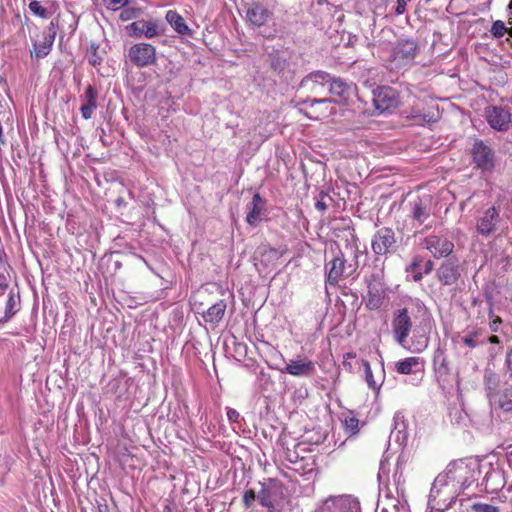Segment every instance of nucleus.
I'll return each instance as SVG.
<instances>
[{
  "label": "nucleus",
  "mask_w": 512,
  "mask_h": 512,
  "mask_svg": "<svg viewBox=\"0 0 512 512\" xmlns=\"http://www.w3.org/2000/svg\"><path fill=\"white\" fill-rule=\"evenodd\" d=\"M391 327L394 340L404 348L411 352L420 353L427 347V339L411 340V344L407 346L408 337L413 328V321L409 310L406 307L396 309L393 312Z\"/></svg>",
  "instance_id": "nucleus-1"
},
{
  "label": "nucleus",
  "mask_w": 512,
  "mask_h": 512,
  "mask_svg": "<svg viewBox=\"0 0 512 512\" xmlns=\"http://www.w3.org/2000/svg\"><path fill=\"white\" fill-rule=\"evenodd\" d=\"M419 45L413 39L398 40L390 49L385 59L390 70H406L415 63Z\"/></svg>",
  "instance_id": "nucleus-2"
},
{
  "label": "nucleus",
  "mask_w": 512,
  "mask_h": 512,
  "mask_svg": "<svg viewBox=\"0 0 512 512\" xmlns=\"http://www.w3.org/2000/svg\"><path fill=\"white\" fill-rule=\"evenodd\" d=\"M355 268L347 264L344 254L339 251L329 262L325 264L326 285L336 286L341 280L350 277Z\"/></svg>",
  "instance_id": "nucleus-3"
},
{
  "label": "nucleus",
  "mask_w": 512,
  "mask_h": 512,
  "mask_svg": "<svg viewBox=\"0 0 512 512\" xmlns=\"http://www.w3.org/2000/svg\"><path fill=\"white\" fill-rule=\"evenodd\" d=\"M128 57L136 67L144 68L156 64V48L149 43L133 44L128 50Z\"/></svg>",
  "instance_id": "nucleus-4"
},
{
  "label": "nucleus",
  "mask_w": 512,
  "mask_h": 512,
  "mask_svg": "<svg viewBox=\"0 0 512 512\" xmlns=\"http://www.w3.org/2000/svg\"><path fill=\"white\" fill-rule=\"evenodd\" d=\"M396 236L392 228L382 227L378 229L372 239L371 247L376 255L383 256L392 253L396 249Z\"/></svg>",
  "instance_id": "nucleus-5"
},
{
  "label": "nucleus",
  "mask_w": 512,
  "mask_h": 512,
  "mask_svg": "<svg viewBox=\"0 0 512 512\" xmlns=\"http://www.w3.org/2000/svg\"><path fill=\"white\" fill-rule=\"evenodd\" d=\"M485 118L491 128L500 132L508 131L512 124L510 110L501 106L486 107Z\"/></svg>",
  "instance_id": "nucleus-6"
},
{
  "label": "nucleus",
  "mask_w": 512,
  "mask_h": 512,
  "mask_svg": "<svg viewBox=\"0 0 512 512\" xmlns=\"http://www.w3.org/2000/svg\"><path fill=\"white\" fill-rule=\"evenodd\" d=\"M471 156L476 167L482 171H492L494 169V151L482 140H476L474 142L471 149Z\"/></svg>",
  "instance_id": "nucleus-7"
},
{
  "label": "nucleus",
  "mask_w": 512,
  "mask_h": 512,
  "mask_svg": "<svg viewBox=\"0 0 512 512\" xmlns=\"http://www.w3.org/2000/svg\"><path fill=\"white\" fill-rule=\"evenodd\" d=\"M500 221V210L494 206L489 207L477 219L476 230L481 236L488 237L497 230Z\"/></svg>",
  "instance_id": "nucleus-8"
},
{
  "label": "nucleus",
  "mask_w": 512,
  "mask_h": 512,
  "mask_svg": "<svg viewBox=\"0 0 512 512\" xmlns=\"http://www.w3.org/2000/svg\"><path fill=\"white\" fill-rule=\"evenodd\" d=\"M423 248L427 249L435 258L447 257L454 249V244L446 237L429 235L422 241Z\"/></svg>",
  "instance_id": "nucleus-9"
},
{
  "label": "nucleus",
  "mask_w": 512,
  "mask_h": 512,
  "mask_svg": "<svg viewBox=\"0 0 512 512\" xmlns=\"http://www.w3.org/2000/svg\"><path fill=\"white\" fill-rule=\"evenodd\" d=\"M330 102L329 99H307L302 102L304 107L300 108V112L309 119L321 120L329 115Z\"/></svg>",
  "instance_id": "nucleus-10"
},
{
  "label": "nucleus",
  "mask_w": 512,
  "mask_h": 512,
  "mask_svg": "<svg viewBox=\"0 0 512 512\" xmlns=\"http://www.w3.org/2000/svg\"><path fill=\"white\" fill-rule=\"evenodd\" d=\"M281 372L294 377H311L315 374L316 367L311 359L298 357L297 359L290 360Z\"/></svg>",
  "instance_id": "nucleus-11"
},
{
  "label": "nucleus",
  "mask_w": 512,
  "mask_h": 512,
  "mask_svg": "<svg viewBox=\"0 0 512 512\" xmlns=\"http://www.w3.org/2000/svg\"><path fill=\"white\" fill-rule=\"evenodd\" d=\"M126 29L129 31L130 36L141 37L144 35L148 39L154 38L161 33L158 23L152 20H138L132 22Z\"/></svg>",
  "instance_id": "nucleus-12"
},
{
  "label": "nucleus",
  "mask_w": 512,
  "mask_h": 512,
  "mask_svg": "<svg viewBox=\"0 0 512 512\" xmlns=\"http://www.w3.org/2000/svg\"><path fill=\"white\" fill-rule=\"evenodd\" d=\"M271 16L272 12L259 2L251 3L246 10V20L257 28L264 26Z\"/></svg>",
  "instance_id": "nucleus-13"
},
{
  "label": "nucleus",
  "mask_w": 512,
  "mask_h": 512,
  "mask_svg": "<svg viewBox=\"0 0 512 512\" xmlns=\"http://www.w3.org/2000/svg\"><path fill=\"white\" fill-rule=\"evenodd\" d=\"M330 82V75L324 71H315L304 77L300 87L311 93H318Z\"/></svg>",
  "instance_id": "nucleus-14"
},
{
  "label": "nucleus",
  "mask_w": 512,
  "mask_h": 512,
  "mask_svg": "<svg viewBox=\"0 0 512 512\" xmlns=\"http://www.w3.org/2000/svg\"><path fill=\"white\" fill-rule=\"evenodd\" d=\"M459 277V265L452 260H446L437 270V278L443 285L456 284Z\"/></svg>",
  "instance_id": "nucleus-15"
},
{
  "label": "nucleus",
  "mask_w": 512,
  "mask_h": 512,
  "mask_svg": "<svg viewBox=\"0 0 512 512\" xmlns=\"http://www.w3.org/2000/svg\"><path fill=\"white\" fill-rule=\"evenodd\" d=\"M260 490L257 493V499L261 506L266 509H276V496L278 492L282 494V489L280 486L271 487L266 485L265 483H260Z\"/></svg>",
  "instance_id": "nucleus-16"
},
{
  "label": "nucleus",
  "mask_w": 512,
  "mask_h": 512,
  "mask_svg": "<svg viewBox=\"0 0 512 512\" xmlns=\"http://www.w3.org/2000/svg\"><path fill=\"white\" fill-rule=\"evenodd\" d=\"M385 299V290L380 283H370L368 285V292L365 298V305L369 310L379 309Z\"/></svg>",
  "instance_id": "nucleus-17"
},
{
  "label": "nucleus",
  "mask_w": 512,
  "mask_h": 512,
  "mask_svg": "<svg viewBox=\"0 0 512 512\" xmlns=\"http://www.w3.org/2000/svg\"><path fill=\"white\" fill-rule=\"evenodd\" d=\"M280 257V251L268 245L259 246L254 254V259L264 267L274 266Z\"/></svg>",
  "instance_id": "nucleus-18"
},
{
  "label": "nucleus",
  "mask_w": 512,
  "mask_h": 512,
  "mask_svg": "<svg viewBox=\"0 0 512 512\" xmlns=\"http://www.w3.org/2000/svg\"><path fill=\"white\" fill-rule=\"evenodd\" d=\"M227 304L225 300H219L211 305L206 311L201 312V315L206 323L210 325H218L226 312Z\"/></svg>",
  "instance_id": "nucleus-19"
},
{
  "label": "nucleus",
  "mask_w": 512,
  "mask_h": 512,
  "mask_svg": "<svg viewBox=\"0 0 512 512\" xmlns=\"http://www.w3.org/2000/svg\"><path fill=\"white\" fill-rule=\"evenodd\" d=\"M166 20L172 28L181 36H192L193 31L188 27L184 18L174 10H169L166 13Z\"/></svg>",
  "instance_id": "nucleus-20"
},
{
  "label": "nucleus",
  "mask_w": 512,
  "mask_h": 512,
  "mask_svg": "<svg viewBox=\"0 0 512 512\" xmlns=\"http://www.w3.org/2000/svg\"><path fill=\"white\" fill-rule=\"evenodd\" d=\"M251 205L252 207L246 216V222L251 226H255L265 210L266 200L259 193H255L252 197Z\"/></svg>",
  "instance_id": "nucleus-21"
},
{
  "label": "nucleus",
  "mask_w": 512,
  "mask_h": 512,
  "mask_svg": "<svg viewBox=\"0 0 512 512\" xmlns=\"http://www.w3.org/2000/svg\"><path fill=\"white\" fill-rule=\"evenodd\" d=\"M30 12L39 18H50L59 8L56 2H51L48 6H44L39 0H31L28 4Z\"/></svg>",
  "instance_id": "nucleus-22"
},
{
  "label": "nucleus",
  "mask_w": 512,
  "mask_h": 512,
  "mask_svg": "<svg viewBox=\"0 0 512 512\" xmlns=\"http://www.w3.org/2000/svg\"><path fill=\"white\" fill-rule=\"evenodd\" d=\"M424 365V361L419 357H407L396 363V371L399 374L408 375L420 370Z\"/></svg>",
  "instance_id": "nucleus-23"
},
{
  "label": "nucleus",
  "mask_w": 512,
  "mask_h": 512,
  "mask_svg": "<svg viewBox=\"0 0 512 512\" xmlns=\"http://www.w3.org/2000/svg\"><path fill=\"white\" fill-rule=\"evenodd\" d=\"M54 38L52 35H42V40L39 42H35L33 44V50H31V57H35L36 59H41L46 57L53 46Z\"/></svg>",
  "instance_id": "nucleus-24"
},
{
  "label": "nucleus",
  "mask_w": 512,
  "mask_h": 512,
  "mask_svg": "<svg viewBox=\"0 0 512 512\" xmlns=\"http://www.w3.org/2000/svg\"><path fill=\"white\" fill-rule=\"evenodd\" d=\"M378 108L383 110L388 109L392 106H395L397 103V99L394 96V92L392 89H381L375 99Z\"/></svg>",
  "instance_id": "nucleus-25"
},
{
  "label": "nucleus",
  "mask_w": 512,
  "mask_h": 512,
  "mask_svg": "<svg viewBox=\"0 0 512 512\" xmlns=\"http://www.w3.org/2000/svg\"><path fill=\"white\" fill-rule=\"evenodd\" d=\"M328 84L330 94L338 97H346L351 90V86L340 78L332 79L330 77V82Z\"/></svg>",
  "instance_id": "nucleus-26"
},
{
  "label": "nucleus",
  "mask_w": 512,
  "mask_h": 512,
  "mask_svg": "<svg viewBox=\"0 0 512 512\" xmlns=\"http://www.w3.org/2000/svg\"><path fill=\"white\" fill-rule=\"evenodd\" d=\"M19 303V296L15 295L12 291L8 295V299L5 305L4 317L0 319V322L9 321L18 311L17 304Z\"/></svg>",
  "instance_id": "nucleus-27"
},
{
  "label": "nucleus",
  "mask_w": 512,
  "mask_h": 512,
  "mask_svg": "<svg viewBox=\"0 0 512 512\" xmlns=\"http://www.w3.org/2000/svg\"><path fill=\"white\" fill-rule=\"evenodd\" d=\"M430 216L429 209L423 204L421 199H417L413 203L412 217L420 224L424 223Z\"/></svg>",
  "instance_id": "nucleus-28"
},
{
  "label": "nucleus",
  "mask_w": 512,
  "mask_h": 512,
  "mask_svg": "<svg viewBox=\"0 0 512 512\" xmlns=\"http://www.w3.org/2000/svg\"><path fill=\"white\" fill-rule=\"evenodd\" d=\"M361 363L364 367L365 380H366L367 385L375 391L379 390L380 384H378L377 381L374 379V376H373V373H372V370L370 367V363L364 359L361 360Z\"/></svg>",
  "instance_id": "nucleus-29"
},
{
  "label": "nucleus",
  "mask_w": 512,
  "mask_h": 512,
  "mask_svg": "<svg viewBox=\"0 0 512 512\" xmlns=\"http://www.w3.org/2000/svg\"><path fill=\"white\" fill-rule=\"evenodd\" d=\"M97 98H98V93L95 90V88L91 85H88L85 90V94H84V99H85L84 104L96 108L97 107Z\"/></svg>",
  "instance_id": "nucleus-30"
},
{
  "label": "nucleus",
  "mask_w": 512,
  "mask_h": 512,
  "mask_svg": "<svg viewBox=\"0 0 512 512\" xmlns=\"http://www.w3.org/2000/svg\"><path fill=\"white\" fill-rule=\"evenodd\" d=\"M408 118L415 121L416 124L423 125L425 123H428L432 120V117L428 114L422 113L420 110H412L410 115L407 116Z\"/></svg>",
  "instance_id": "nucleus-31"
},
{
  "label": "nucleus",
  "mask_w": 512,
  "mask_h": 512,
  "mask_svg": "<svg viewBox=\"0 0 512 512\" xmlns=\"http://www.w3.org/2000/svg\"><path fill=\"white\" fill-rule=\"evenodd\" d=\"M471 510L473 512H500L499 507L480 502L472 504Z\"/></svg>",
  "instance_id": "nucleus-32"
},
{
  "label": "nucleus",
  "mask_w": 512,
  "mask_h": 512,
  "mask_svg": "<svg viewBox=\"0 0 512 512\" xmlns=\"http://www.w3.org/2000/svg\"><path fill=\"white\" fill-rule=\"evenodd\" d=\"M507 31V27L504 22L501 20H497L492 24L491 33L494 37L500 38L504 36Z\"/></svg>",
  "instance_id": "nucleus-33"
},
{
  "label": "nucleus",
  "mask_w": 512,
  "mask_h": 512,
  "mask_svg": "<svg viewBox=\"0 0 512 512\" xmlns=\"http://www.w3.org/2000/svg\"><path fill=\"white\" fill-rule=\"evenodd\" d=\"M257 499V493L253 489H247L243 493L242 502L246 508H250Z\"/></svg>",
  "instance_id": "nucleus-34"
},
{
  "label": "nucleus",
  "mask_w": 512,
  "mask_h": 512,
  "mask_svg": "<svg viewBox=\"0 0 512 512\" xmlns=\"http://www.w3.org/2000/svg\"><path fill=\"white\" fill-rule=\"evenodd\" d=\"M344 423L346 430L351 434H356L358 432L359 420L356 417H347Z\"/></svg>",
  "instance_id": "nucleus-35"
},
{
  "label": "nucleus",
  "mask_w": 512,
  "mask_h": 512,
  "mask_svg": "<svg viewBox=\"0 0 512 512\" xmlns=\"http://www.w3.org/2000/svg\"><path fill=\"white\" fill-rule=\"evenodd\" d=\"M356 358V353L354 352H347L343 356L342 366L345 371L348 373H353L354 369L352 366V363L349 361L350 359Z\"/></svg>",
  "instance_id": "nucleus-36"
},
{
  "label": "nucleus",
  "mask_w": 512,
  "mask_h": 512,
  "mask_svg": "<svg viewBox=\"0 0 512 512\" xmlns=\"http://www.w3.org/2000/svg\"><path fill=\"white\" fill-rule=\"evenodd\" d=\"M478 335H479L478 331H472L469 334H467L465 337L462 338V342L464 343V345L473 349L477 346V342L475 341V338Z\"/></svg>",
  "instance_id": "nucleus-37"
},
{
  "label": "nucleus",
  "mask_w": 512,
  "mask_h": 512,
  "mask_svg": "<svg viewBox=\"0 0 512 512\" xmlns=\"http://www.w3.org/2000/svg\"><path fill=\"white\" fill-rule=\"evenodd\" d=\"M327 196L326 193H324L323 191L320 193V199L316 201L315 203V208L320 211V212H324L327 210L328 208V205L326 204V202L324 201V198Z\"/></svg>",
  "instance_id": "nucleus-38"
},
{
  "label": "nucleus",
  "mask_w": 512,
  "mask_h": 512,
  "mask_svg": "<svg viewBox=\"0 0 512 512\" xmlns=\"http://www.w3.org/2000/svg\"><path fill=\"white\" fill-rule=\"evenodd\" d=\"M499 405L505 411L512 410V400H509L507 398V394L501 395V397L499 399Z\"/></svg>",
  "instance_id": "nucleus-39"
},
{
  "label": "nucleus",
  "mask_w": 512,
  "mask_h": 512,
  "mask_svg": "<svg viewBox=\"0 0 512 512\" xmlns=\"http://www.w3.org/2000/svg\"><path fill=\"white\" fill-rule=\"evenodd\" d=\"M96 108L92 107V106H89V105H86V104H83L81 106V114H82V117L84 119H90L93 115V112Z\"/></svg>",
  "instance_id": "nucleus-40"
},
{
  "label": "nucleus",
  "mask_w": 512,
  "mask_h": 512,
  "mask_svg": "<svg viewBox=\"0 0 512 512\" xmlns=\"http://www.w3.org/2000/svg\"><path fill=\"white\" fill-rule=\"evenodd\" d=\"M58 25L57 20H52L49 25L47 26V29L43 32L45 35H52V38L55 39L56 37V27Z\"/></svg>",
  "instance_id": "nucleus-41"
},
{
  "label": "nucleus",
  "mask_w": 512,
  "mask_h": 512,
  "mask_svg": "<svg viewBox=\"0 0 512 512\" xmlns=\"http://www.w3.org/2000/svg\"><path fill=\"white\" fill-rule=\"evenodd\" d=\"M505 364L509 372V377L512 379V346L507 351Z\"/></svg>",
  "instance_id": "nucleus-42"
},
{
  "label": "nucleus",
  "mask_w": 512,
  "mask_h": 512,
  "mask_svg": "<svg viewBox=\"0 0 512 512\" xmlns=\"http://www.w3.org/2000/svg\"><path fill=\"white\" fill-rule=\"evenodd\" d=\"M502 324V319L499 316H496L492 319V321L489 324V328L492 332H498L499 331V325Z\"/></svg>",
  "instance_id": "nucleus-43"
},
{
  "label": "nucleus",
  "mask_w": 512,
  "mask_h": 512,
  "mask_svg": "<svg viewBox=\"0 0 512 512\" xmlns=\"http://www.w3.org/2000/svg\"><path fill=\"white\" fill-rule=\"evenodd\" d=\"M9 286L8 279L0 273V295H3Z\"/></svg>",
  "instance_id": "nucleus-44"
},
{
  "label": "nucleus",
  "mask_w": 512,
  "mask_h": 512,
  "mask_svg": "<svg viewBox=\"0 0 512 512\" xmlns=\"http://www.w3.org/2000/svg\"><path fill=\"white\" fill-rule=\"evenodd\" d=\"M108 3L113 9H117L126 6L128 4V0H108Z\"/></svg>",
  "instance_id": "nucleus-45"
},
{
  "label": "nucleus",
  "mask_w": 512,
  "mask_h": 512,
  "mask_svg": "<svg viewBox=\"0 0 512 512\" xmlns=\"http://www.w3.org/2000/svg\"><path fill=\"white\" fill-rule=\"evenodd\" d=\"M421 262H422L421 257L415 256L412 260V263L410 264V267L408 268V271H415L416 268H418L420 266Z\"/></svg>",
  "instance_id": "nucleus-46"
},
{
  "label": "nucleus",
  "mask_w": 512,
  "mask_h": 512,
  "mask_svg": "<svg viewBox=\"0 0 512 512\" xmlns=\"http://www.w3.org/2000/svg\"><path fill=\"white\" fill-rule=\"evenodd\" d=\"M433 268H434V263H433V261H432V260H428V261H426V263H425V265H424V273H425V274H429V273H431V272H432V270H433Z\"/></svg>",
  "instance_id": "nucleus-47"
},
{
  "label": "nucleus",
  "mask_w": 512,
  "mask_h": 512,
  "mask_svg": "<svg viewBox=\"0 0 512 512\" xmlns=\"http://www.w3.org/2000/svg\"><path fill=\"white\" fill-rule=\"evenodd\" d=\"M227 415L231 421H236V419L239 417L238 412L235 410L228 411Z\"/></svg>",
  "instance_id": "nucleus-48"
},
{
  "label": "nucleus",
  "mask_w": 512,
  "mask_h": 512,
  "mask_svg": "<svg viewBox=\"0 0 512 512\" xmlns=\"http://www.w3.org/2000/svg\"><path fill=\"white\" fill-rule=\"evenodd\" d=\"M97 509L98 512H109V507L106 503H98Z\"/></svg>",
  "instance_id": "nucleus-49"
},
{
  "label": "nucleus",
  "mask_w": 512,
  "mask_h": 512,
  "mask_svg": "<svg viewBox=\"0 0 512 512\" xmlns=\"http://www.w3.org/2000/svg\"><path fill=\"white\" fill-rule=\"evenodd\" d=\"M89 63L95 67L100 64V58L97 55H94L92 58L89 59Z\"/></svg>",
  "instance_id": "nucleus-50"
},
{
  "label": "nucleus",
  "mask_w": 512,
  "mask_h": 512,
  "mask_svg": "<svg viewBox=\"0 0 512 512\" xmlns=\"http://www.w3.org/2000/svg\"><path fill=\"white\" fill-rule=\"evenodd\" d=\"M488 341L491 343V344H499L500 343V339L498 336L496 335H492L488 338Z\"/></svg>",
  "instance_id": "nucleus-51"
},
{
  "label": "nucleus",
  "mask_w": 512,
  "mask_h": 512,
  "mask_svg": "<svg viewBox=\"0 0 512 512\" xmlns=\"http://www.w3.org/2000/svg\"><path fill=\"white\" fill-rule=\"evenodd\" d=\"M423 278V274L421 272H416L414 275H413V280L415 282H419L421 281Z\"/></svg>",
  "instance_id": "nucleus-52"
},
{
  "label": "nucleus",
  "mask_w": 512,
  "mask_h": 512,
  "mask_svg": "<svg viewBox=\"0 0 512 512\" xmlns=\"http://www.w3.org/2000/svg\"><path fill=\"white\" fill-rule=\"evenodd\" d=\"M488 316H489L490 319H493L494 317H496L494 315V310L492 308V305L490 306V309H489V312H488Z\"/></svg>",
  "instance_id": "nucleus-53"
},
{
  "label": "nucleus",
  "mask_w": 512,
  "mask_h": 512,
  "mask_svg": "<svg viewBox=\"0 0 512 512\" xmlns=\"http://www.w3.org/2000/svg\"><path fill=\"white\" fill-rule=\"evenodd\" d=\"M163 512H172V508L170 505H166L164 508H163Z\"/></svg>",
  "instance_id": "nucleus-54"
},
{
  "label": "nucleus",
  "mask_w": 512,
  "mask_h": 512,
  "mask_svg": "<svg viewBox=\"0 0 512 512\" xmlns=\"http://www.w3.org/2000/svg\"><path fill=\"white\" fill-rule=\"evenodd\" d=\"M506 33H508V34H509V36H510V37H512V27L507 28Z\"/></svg>",
  "instance_id": "nucleus-55"
},
{
  "label": "nucleus",
  "mask_w": 512,
  "mask_h": 512,
  "mask_svg": "<svg viewBox=\"0 0 512 512\" xmlns=\"http://www.w3.org/2000/svg\"><path fill=\"white\" fill-rule=\"evenodd\" d=\"M509 8L512 9V0H510Z\"/></svg>",
  "instance_id": "nucleus-56"
},
{
  "label": "nucleus",
  "mask_w": 512,
  "mask_h": 512,
  "mask_svg": "<svg viewBox=\"0 0 512 512\" xmlns=\"http://www.w3.org/2000/svg\"><path fill=\"white\" fill-rule=\"evenodd\" d=\"M268 512H275V509H267Z\"/></svg>",
  "instance_id": "nucleus-57"
},
{
  "label": "nucleus",
  "mask_w": 512,
  "mask_h": 512,
  "mask_svg": "<svg viewBox=\"0 0 512 512\" xmlns=\"http://www.w3.org/2000/svg\"><path fill=\"white\" fill-rule=\"evenodd\" d=\"M2 80V78L0 77V81Z\"/></svg>",
  "instance_id": "nucleus-58"
}]
</instances>
